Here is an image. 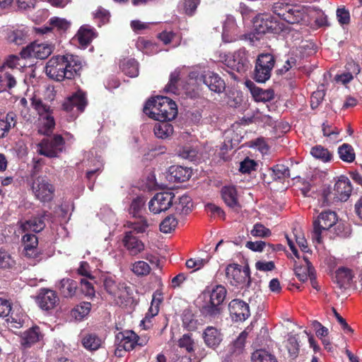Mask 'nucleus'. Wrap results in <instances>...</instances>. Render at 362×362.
Returning <instances> with one entry per match:
<instances>
[{
  "mask_svg": "<svg viewBox=\"0 0 362 362\" xmlns=\"http://www.w3.org/2000/svg\"><path fill=\"white\" fill-rule=\"evenodd\" d=\"M81 67V62L77 56L57 55L47 62L45 72L50 78L62 81L65 78H73L78 74Z\"/></svg>",
  "mask_w": 362,
  "mask_h": 362,
  "instance_id": "obj_1",
  "label": "nucleus"
},
{
  "mask_svg": "<svg viewBox=\"0 0 362 362\" xmlns=\"http://www.w3.org/2000/svg\"><path fill=\"white\" fill-rule=\"evenodd\" d=\"M144 112L156 120L170 121L176 117L177 108L175 103L170 98L157 96L146 103Z\"/></svg>",
  "mask_w": 362,
  "mask_h": 362,
  "instance_id": "obj_2",
  "label": "nucleus"
},
{
  "mask_svg": "<svg viewBox=\"0 0 362 362\" xmlns=\"http://www.w3.org/2000/svg\"><path fill=\"white\" fill-rule=\"evenodd\" d=\"M102 281L105 290L112 297L116 304L127 305L132 303V297L130 288L124 283H117L115 277L110 275L103 276Z\"/></svg>",
  "mask_w": 362,
  "mask_h": 362,
  "instance_id": "obj_3",
  "label": "nucleus"
},
{
  "mask_svg": "<svg viewBox=\"0 0 362 362\" xmlns=\"http://www.w3.org/2000/svg\"><path fill=\"white\" fill-rule=\"evenodd\" d=\"M148 341V339L146 336L139 337L132 330L119 332L115 337V354L118 357H122L125 351H132L136 346H144Z\"/></svg>",
  "mask_w": 362,
  "mask_h": 362,
  "instance_id": "obj_4",
  "label": "nucleus"
},
{
  "mask_svg": "<svg viewBox=\"0 0 362 362\" xmlns=\"http://www.w3.org/2000/svg\"><path fill=\"white\" fill-rule=\"evenodd\" d=\"M334 193L332 194L329 189L323 190L320 199L322 206L329 205L335 199L339 201H346L352 191L349 180L345 177L339 179L334 185Z\"/></svg>",
  "mask_w": 362,
  "mask_h": 362,
  "instance_id": "obj_5",
  "label": "nucleus"
},
{
  "mask_svg": "<svg viewBox=\"0 0 362 362\" xmlns=\"http://www.w3.org/2000/svg\"><path fill=\"white\" fill-rule=\"evenodd\" d=\"M337 216L334 211H326L322 212L316 220L313 221V231L312 239L314 243L320 244L322 242V233L337 221Z\"/></svg>",
  "mask_w": 362,
  "mask_h": 362,
  "instance_id": "obj_6",
  "label": "nucleus"
},
{
  "mask_svg": "<svg viewBox=\"0 0 362 362\" xmlns=\"http://www.w3.org/2000/svg\"><path fill=\"white\" fill-rule=\"evenodd\" d=\"M31 189L35 197L41 202H49L53 198L54 187L45 177L38 176L34 179Z\"/></svg>",
  "mask_w": 362,
  "mask_h": 362,
  "instance_id": "obj_7",
  "label": "nucleus"
},
{
  "mask_svg": "<svg viewBox=\"0 0 362 362\" xmlns=\"http://www.w3.org/2000/svg\"><path fill=\"white\" fill-rule=\"evenodd\" d=\"M54 49V46L52 43L35 41L23 49L21 52V55L24 59L34 57L44 59L52 54Z\"/></svg>",
  "mask_w": 362,
  "mask_h": 362,
  "instance_id": "obj_8",
  "label": "nucleus"
},
{
  "mask_svg": "<svg viewBox=\"0 0 362 362\" xmlns=\"http://www.w3.org/2000/svg\"><path fill=\"white\" fill-rule=\"evenodd\" d=\"M274 66V57L270 54H260L257 59L255 70L254 78L259 83H264L271 76V71Z\"/></svg>",
  "mask_w": 362,
  "mask_h": 362,
  "instance_id": "obj_9",
  "label": "nucleus"
},
{
  "mask_svg": "<svg viewBox=\"0 0 362 362\" xmlns=\"http://www.w3.org/2000/svg\"><path fill=\"white\" fill-rule=\"evenodd\" d=\"M64 139L60 135H56L52 139H45L37 145L39 154L49 158L57 157L64 148Z\"/></svg>",
  "mask_w": 362,
  "mask_h": 362,
  "instance_id": "obj_10",
  "label": "nucleus"
},
{
  "mask_svg": "<svg viewBox=\"0 0 362 362\" xmlns=\"http://www.w3.org/2000/svg\"><path fill=\"white\" fill-rule=\"evenodd\" d=\"M226 276L228 283L233 286H243L250 283L249 269H242L237 264H229L226 267Z\"/></svg>",
  "mask_w": 362,
  "mask_h": 362,
  "instance_id": "obj_11",
  "label": "nucleus"
},
{
  "mask_svg": "<svg viewBox=\"0 0 362 362\" xmlns=\"http://www.w3.org/2000/svg\"><path fill=\"white\" fill-rule=\"evenodd\" d=\"M174 197L172 192L157 193L148 202V209L153 214L165 211L173 206Z\"/></svg>",
  "mask_w": 362,
  "mask_h": 362,
  "instance_id": "obj_12",
  "label": "nucleus"
},
{
  "mask_svg": "<svg viewBox=\"0 0 362 362\" xmlns=\"http://www.w3.org/2000/svg\"><path fill=\"white\" fill-rule=\"evenodd\" d=\"M226 62L229 68L239 73L245 72L250 66L247 53L244 49H239L233 55L228 56Z\"/></svg>",
  "mask_w": 362,
  "mask_h": 362,
  "instance_id": "obj_13",
  "label": "nucleus"
},
{
  "mask_svg": "<svg viewBox=\"0 0 362 362\" xmlns=\"http://www.w3.org/2000/svg\"><path fill=\"white\" fill-rule=\"evenodd\" d=\"M88 104L86 94L82 90H78L73 93L63 103V108L64 110L69 112L72 111L74 107L82 112Z\"/></svg>",
  "mask_w": 362,
  "mask_h": 362,
  "instance_id": "obj_14",
  "label": "nucleus"
},
{
  "mask_svg": "<svg viewBox=\"0 0 362 362\" xmlns=\"http://www.w3.org/2000/svg\"><path fill=\"white\" fill-rule=\"evenodd\" d=\"M276 23L274 21L269 13H260L255 16L253 20V27L258 34L272 33L276 28Z\"/></svg>",
  "mask_w": 362,
  "mask_h": 362,
  "instance_id": "obj_15",
  "label": "nucleus"
},
{
  "mask_svg": "<svg viewBox=\"0 0 362 362\" xmlns=\"http://www.w3.org/2000/svg\"><path fill=\"white\" fill-rule=\"evenodd\" d=\"M59 300L57 293L54 291L47 288L41 289L37 297L38 305L45 310L54 309L58 304Z\"/></svg>",
  "mask_w": 362,
  "mask_h": 362,
  "instance_id": "obj_16",
  "label": "nucleus"
},
{
  "mask_svg": "<svg viewBox=\"0 0 362 362\" xmlns=\"http://www.w3.org/2000/svg\"><path fill=\"white\" fill-rule=\"evenodd\" d=\"M228 308L230 315L235 321H245L250 315L249 305L240 299L230 301Z\"/></svg>",
  "mask_w": 362,
  "mask_h": 362,
  "instance_id": "obj_17",
  "label": "nucleus"
},
{
  "mask_svg": "<svg viewBox=\"0 0 362 362\" xmlns=\"http://www.w3.org/2000/svg\"><path fill=\"white\" fill-rule=\"evenodd\" d=\"M21 74L8 68H0V92L8 91L16 86Z\"/></svg>",
  "mask_w": 362,
  "mask_h": 362,
  "instance_id": "obj_18",
  "label": "nucleus"
},
{
  "mask_svg": "<svg viewBox=\"0 0 362 362\" xmlns=\"http://www.w3.org/2000/svg\"><path fill=\"white\" fill-rule=\"evenodd\" d=\"M221 196L226 204L235 211H238L240 204L238 194L235 186L227 185L221 189Z\"/></svg>",
  "mask_w": 362,
  "mask_h": 362,
  "instance_id": "obj_19",
  "label": "nucleus"
},
{
  "mask_svg": "<svg viewBox=\"0 0 362 362\" xmlns=\"http://www.w3.org/2000/svg\"><path fill=\"white\" fill-rule=\"evenodd\" d=\"M192 171L189 168L180 165H173L168 169L167 178L172 182H183L188 180L192 176Z\"/></svg>",
  "mask_w": 362,
  "mask_h": 362,
  "instance_id": "obj_20",
  "label": "nucleus"
},
{
  "mask_svg": "<svg viewBox=\"0 0 362 362\" xmlns=\"http://www.w3.org/2000/svg\"><path fill=\"white\" fill-rule=\"evenodd\" d=\"M203 81L210 90L221 93L224 91L226 84L224 81L214 72H207L203 76Z\"/></svg>",
  "mask_w": 362,
  "mask_h": 362,
  "instance_id": "obj_21",
  "label": "nucleus"
},
{
  "mask_svg": "<svg viewBox=\"0 0 362 362\" xmlns=\"http://www.w3.org/2000/svg\"><path fill=\"white\" fill-rule=\"evenodd\" d=\"M47 216V212L44 211L37 216L32 217L30 219L21 223V228L24 232L38 233L45 227V218Z\"/></svg>",
  "mask_w": 362,
  "mask_h": 362,
  "instance_id": "obj_22",
  "label": "nucleus"
},
{
  "mask_svg": "<svg viewBox=\"0 0 362 362\" xmlns=\"http://www.w3.org/2000/svg\"><path fill=\"white\" fill-rule=\"evenodd\" d=\"M123 243L124 247L132 255H136L144 249V243L132 234V230L125 233Z\"/></svg>",
  "mask_w": 362,
  "mask_h": 362,
  "instance_id": "obj_23",
  "label": "nucleus"
},
{
  "mask_svg": "<svg viewBox=\"0 0 362 362\" xmlns=\"http://www.w3.org/2000/svg\"><path fill=\"white\" fill-rule=\"evenodd\" d=\"M96 37L97 33L93 28L89 25H83L78 30L75 39L78 40L80 45L86 47Z\"/></svg>",
  "mask_w": 362,
  "mask_h": 362,
  "instance_id": "obj_24",
  "label": "nucleus"
},
{
  "mask_svg": "<svg viewBox=\"0 0 362 362\" xmlns=\"http://www.w3.org/2000/svg\"><path fill=\"white\" fill-rule=\"evenodd\" d=\"M24 245L23 252L29 258H35L38 255L37 245L38 240L35 235L26 233L23 236Z\"/></svg>",
  "mask_w": 362,
  "mask_h": 362,
  "instance_id": "obj_25",
  "label": "nucleus"
},
{
  "mask_svg": "<svg viewBox=\"0 0 362 362\" xmlns=\"http://www.w3.org/2000/svg\"><path fill=\"white\" fill-rule=\"evenodd\" d=\"M43 338L40 329L37 326L33 327L23 332L21 344L26 347L35 344Z\"/></svg>",
  "mask_w": 362,
  "mask_h": 362,
  "instance_id": "obj_26",
  "label": "nucleus"
},
{
  "mask_svg": "<svg viewBox=\"0 0 362 362\" xmlns=\"http://www.w3.org/2000/svg\"><path fill=\"white\" fill-rule=\"evenodd\" d=\"M303 262L295 263V274L301 281L307 280L313 274V268L307 257L303 256Z\"/></svg>",
  "mask_w": 362,
  "mask_h": 362,
  "instance_id": "obj_27",
  "label": "nucleus"
},
{
  "mask_svg": "<svg viewBox=\"0 0 362 362\" xmlns=\"http://www.w3.org/2000/svg\"><path fill=\"white\" fill-rule=\"evenodd\" d=\"M251 94L257 102H268L274 98V91L271 89L263 90L255 86L252 82H247Z\"/></svg>",
  "mask_w": 362,
  "mask_h": 362,
  "instance_id": "obj_28",
  "label": "nucleus"
},
{
  "mask_svg": "<svg viewBox=\"0 0 362 362\" xmlns=\"http://www.w3.org/2000/svg\"><path fill=\"white\" fill-rule=\"evenodd\" d=\"M177 214H187L192 207V199L185 194L178 198L174 197L173 206Z\"/></svg>",
  "mask_w": 362,
  "mask_h": 362,
  "instance_id": "obj_29",
  "label": "nucleus"
},
{
  "mask_svg": "<svg viewBox=\"0 0 362 362\" xmlns=\"http://www.w3.org/2000/svg\"><path fill=\"white\" fill-rule=\"evenodd\" d=\"M361 69L358 64L355 62H351L348 64L346 71L341 74H338L335 76L337 82L341 83L342 84H346L349 83L354 78V75H357L360 73Z\"/></svg>",
  "mask_w": 362,
  "mask_h": 362,
  "instance_id": "obj_30",
  "label": "nucleus"
},
{
  "mask_svg": "<svg viewBox=\"0 0 362 362\" xmlns=\"http://www.w3.org/2000/svg\"><path fill=\"white\" fill-rule=\"evenodd\" d=\"M204 339L208 346L215 348L222 341V337L216 328L208 327L204 332Z\"/></svg>",
  "mask_w": 362,
  "mask_h": 362,
  "instance_id": "obj_31",
  "label": "nucleus"
},
{
  "mask_svg": "<svg viewBox=\"0 0 362 362\" xmlns=\"http://www.w3.org/2000/svg\"><path fill=\"white\" fill-rule=\"evenodd\" d=\"M81 341L83 346L88 351H95L98 349L102 344L101 339L93 333L82 334L81 335Z\"/></svg>",
  "mask_w": 362,
  "mask_h": 362,
  "instance_id": "obj_32",
  "label": "nucleus"
},
{
  "mask_svg": "<svg viewBox=\"0 0 362 362\" xmlns=\"http://www.w3.org/2000/svg\"><path fill=\"white\" fill-rule=\"evenodd\" d=\"M352 278L353 274L351 269L341 267L336 271L334 281L339 288H344L349 285Z\"/></svg>",
  "mask_w": 362,
  "mask_h": 362,
  "instance_id": "obj_33",
  "label": "nucleus"
},
{
  "mask_svg": "<svg viewBox=\"0 0 362 362\" xmlns=\"http://www.w3.org/2000/svg\"><path fill=\"white\" fill-rule=\"evenodd\" d=\"M153 132L156 137L167 139L173 133V127L166 121H159L154 125Z\"/></svg>",
  "mask_w": 362,
  "mask_h": 362,
  "instance_id": "obj_34",
  "label": "nucleus"
},
{
  "mask_svg": "<svg viewBox=\"0 0 362 362\" xmlns=\"http://www.w3.org/2000/svg\"><path fill=\"white\" fill-rule=\"evenodd\" d=\"M59 288L65 298L72 297L76 293L77 283L72 279H64L60 281Z\"/></svg>",
  "mask_w": 362,
  "mask_h": 362,
  "instance_id": "obj_35",
  "label": "nucleus"
},
{
  "mask_svg": "<svg viewBox=\"0 0 362 362\" xmlns=\"http://www.w3.org/2000/svg\"><path fill=\"white\" fill-rule=\"evenodd\" d=\"M120 67L124 74L130 77H136L139 74L138 63L134 59H124Z\"/></svg>",
  "mask_w": 362,
  "mask_h": 362,
  "instance_id": "obj_36",
  "label": "nucleus"
},
{
  "mask_svg": "<svg viewBox=\"0 0 362 362\" xmlns=\"http://www.w3.org/2000/svg\"><path fill=\"white\" fill-rule=\"evenodd\" d=\"M226 296V289L221 285H218L208 294L209 301L214 304L221 305Z\"/></svg>",
  "mask_w": 362,
  "mask_h": 362,
  "instance_id": "obj_37",
  "label": "nucleus"
},
{
  "mask_svg": "<svg viewBox=\"0 0 362 362\" xmlns=\"http://www.w3.org/2000/svg\"><path fill=\"white\" fill-rule=\"evenodd\" d=\"M39 122L38 132L40 134L49 135L52 132L55 126L54 117L52 115L39 118Z\"/></svg>",
  "mask_w": 362,
  "mask_h": 362,
  "instance_id": "obj_38",
  "label": "nucleus"
},
{
  "mask_svg": "<svg viewBox=\"0 0 362 362\" xmlns=\"http://www.w3.org/2000/svg\"><path fill=\"white\" fill-rule=\"evenodd\" d=\"M30 100L31 105L37 112L40 118L52 115V110L50 107L43 103L40 98L33 97Z\"/></svg>",
  "mask_w": 362,
  "mask_h": 362,
  "instance_id": "obj_39",
  "label": "nucleus"
},
{
  "mask_svg": "<svg viewBox=\"0 0 362 362\" xmlns=\"http://www.w3.org/2000/svg\"><path fill=\"white\" fill-rule=\"evenodd\" d=\"M339 158L346 163H352L355 160V152L353 147L348 144H343L338 148Z\"/></svg>",
  "mask_w": 362,
  "mask_h": 362,
  "instance_id": "obj_40",
  "label": "nucleus"
},
{
  "mask_svg": "<svg viewBox=\"0 0 362 362\" xmlns=\"http://www.w3.org/2000/svg\"><path fill=\"white\" fill-rule=\"evenodd\" d=\"M252 362H277L273 354L264 349H259L254 351L251 356Z\"/></svg>",
  "mask_w": 362,
  "mask_h": 362,
  "instance_id": "obj_41",
  "label": "nucleus"
},
{
  "mask_svg": "<svg viewBox=\"0 0 362 362\" xmlns=\"http://www.w3.org/2000/svg\"><path fill=\"white\" fill-rule=\"evenodd\" d=\"M310 154L322 162H328L332 159V153L322 146H315L310 150Z\"/></svg>",
  "mask_w": 362,
  "mask_h": 362,
  "instance_id": "obj_42",
  "label": "nucleus"
},
{
  "mask_svg": "<svg viewBox=\"0 0 362 362\" xmlns=\"http://www.w3.org/2000/svg\"><path fill=\"white\" fill-rule=\"evenodd\" d=\"M247 337V333L245 331L242 332L236 340L230 346V351L233 354L238 355L243 352Z\"/></svg>",
  "mask_w": 362,
  "mask_h": 362,
  "instance_id": "obj_43",
  "label": "nucleus"
},
{
  "mask_svg": "<svg viewBox=\"0 0 362 362\" xmlns=\"http://www.w3.org/2000/svg\"><path fill=\"white\" fill-rule=\"evenodd\" d=\"M91 305L88 302H83L72 310V315L78 320H81L89 313Z\"/></svg>",
  "mask_w": 362,
  "mask_h": 362,
  "instance_id": "obj_44",
  "label": "nucleus"
},
{
  "mask_svg": "<svg viewBox=\"0 0 362 362\" xmlns=\"http://www.w3.org/2000/svg\"><path fill=\"white\" fill-rule=\"evenodd\" d=\"M127 226L133 231L136 233H144L148 227V223L144 217L139 216L138 220L134 221H128Z\"/></svg>",
  "mask_w": 362,
  "mask_h": 362,
  "instance_id": "obj_45",
  "label": "nucleus"
},
{
  "mask_svg": "<svg viewBox=\"0 0 362 362\" xmlns=\"http://www.w3.org/2000/svg\"><path fill=\"white\" fill-rule=\"evenodd\" d=\"M272 176L274 180L284 179L290 177V170L284 164H276L272 168Z\"/></svg>",
  "mask_w": 362,
  "mask_h": 362,
  "instance_id": "obj_46",
  "label": "nucleus"
},
{
  "mask_svg": "<svg viewBox=\"0 0 362 362\" xmlns=\"http://www.w3.org/2000/svg\"><path fill=\"white\" fill-rule=\"evenodd\" d=\"M136 47L139 49L147 54H152L158 52L156 45L143 38L138 40L136 42Z\"/></svg>",
  "mask_w": 362,
  "mask_h": 362,
  "instance_id": "obj_47",
  "label": "nucleus"
},
{
  "mask_svg": "<svg viewBox=\"0 0 362 362\" xmlns=\"http://www.w3.org/2000/svg\"><path fill=\"white\" fill-rule=\"evenodd\" d=\"M177 225V221L173 216H167L160 224V230L164 233L174 230Z\"/></svg>",
  "mask_w": 362,
  "mask_h": 362,
  "instance_id": "obj_48",
  "label": "nucleus"
},
{
  "mask_svg": "<svg viewBox=\"0 0 362 362\" xmlns=\"http://www.w3.org/2000/svg\"><path fill=\"white\" fill-rule=\"evenodd\" d=\"M209 259L210 256L209 255H206L205 258H191L186 262V267L189 269H192L194 271H197L206 264Z\"/></svg>",
  "mask_w": 362,
  "mask_h": 362,
  "instance_id": "obj_49",
  "label": "nucleus"
},
{
  "mask_svg": "<svg viewBox=\"0 0 362 362\" xmlns=\"http://www.w3.org/2000/svg\"><path fill=\"white\" fill-rule=\"evenodd\" d=\"M16 264L11 255L3 249H0V268L11 269Z\"/></svg>",
  "mask_w": 362,
  "mask_h": 362,
  "instance_id": "obj_50",
  "label": "nucleus"
},
{
  "mask_svg": "<svg viewBox=\"0 0 362 362\" xmlns=\"http://www.w3.org/2000/svg\"><path fill=\"white\" fill-rule=\"evenodd\" d=\"M93 16L95 21L100 26L109 21L110 13L107 10L98 7L93 13Z\"/></svg>",
  "mask_w": 362,
  "mask_h": 362,
  "instance_id": "obj_51",
  "label": "nucleus"
},
{
  "mask_svg": "<svg viewBox=\"0 0 362 362\" xmlns=\"http://www.w3.org/2000/svg\"><path fill=\"white\" fill-rule=\"evenodd\" d=\"M180 71L178 69H175L171 73L170 76V80L168 83L165 86V90L168 93L176 94L177 92V88L176 83L179 81Z\"/></svg>",
  "mask_w": 362,
  "mask_h": 362,
  "instance_id": "obj_52",
  "label": "nucleus"
},
{
  "mask_svg": "<svg viewBox=\"0 0 362 362\" xmlns=\"http://www.w3.org/2000/svg\"><path fill=\"white\" fill-rule=\"evenodd\" d=\"M251 235L255 238H267L271 235V230L266 228L264 225L257 223L253 226V228L250 231Z\"/></svg>",
  "mask_w": 362,
  "mask_h": 362,
  "instance_id": "obj_53",
  "label": "nucleus"
},
{
  "mask_svg": "<svg viewBox=\"0 0 362 362\" xmlns=\"http://www.w3.org/2000/svg\"><path fill=\"white\" fill-rule=\"evenodd\" d=\"M20 59L16 56H10L0 68H8L15 71L16 74H21Z\"/></svg>",
  "mask_w": 362,
  "mask_h": 362,
  "instance_id": "obj_54",
  "label": "nucleus"
},
{
  "mask_svg": "<svg viewBox=\"0 0 362 362\" xmlns=\"http://www.w3.org/2000/svg\"><path fill=\"white\" fill-rule=\"evenodd\" d=\"M132 270L137 276H146L150 273L151 267L146 262L138 261L132 265Z\"/></svg>",
  "mask_w": 362,
  "mask_h": 362,
  "instance_id": "obj_55",
  "label": "nucleus"
},
{
  "mask_svg": "<svg viewBox=\"0 0 362 362\" xmlns=\"http://www.w3.org/2000/svg\"><path fill=\"white\" fill-rule=\"evenodd\" d=\"M289 355L292 357H296L299 351V345L298 339L296 336H289L285 344Z\"/></svg>",
  "mask_w": 362,
  "mask_h": 362,
  "instance_id": "obj_56",
  "label": "nucleus"
},
{
  "mask_svg": "<svg viewBox=\"0 0 362 362\" xmlns=\"http://www.w3.org/2000/svg\"><path fill=\"white\" fill-rule=\"evenodd\" d=\"M277 14L291 24L297 23L301 19L300 13L299 11H293L290 8L285 13H278Z\"/></svg>",
  "mask_w": 362,
  "mask_h": 362,
  "instance_id": "obj_57",
  "label": "nucleus"
},
{
  "mask_svg": "<svg viewBox=\"0 0 362 362\" xmlns=\"http://www.w3.org/2000/svg\"><path fill=\"white\" fill-rule=\"evenodd\" d=\"M49 24L52 28H57L62 31L66 30L70 26V23L68 21L58 17H53L50 18Z\"/></svg>",
  "mask_w": 362,
  "mask_h": 362,
  "instance_id": "obj_58",
  "label": "nucleus"
},
{
  "mask_svg": "<svg viewBox=\"0 0 362 362\" xmlns=\"http://www.w3.org/2000/svg\"><path fill=\"white\" fill-rule=\"evenodd\" d=\"M202 312L204 315L210 317L216 316L220 313L219 305L214 304L210 301H206L202 308Z\"/></svg>",
  "mask_w": 362,
  "mask_h": 362,
  "instance_id": "obj_59",
  "label": "nucleus"
},
{
  "mask_svg": "<svg viewBox=\"0 0 362 362\" xmlns=\"http://www.w3.org/2000/svg\"><path fill=\"white\" fill-rule=\"evenodd\" d=\"M178 346L185 349L188 353L193 351L194 341L189 334H184L178 341Z\"/></svg>",
  "mask_w": 362,
  "mask_h": 362,
  "instance_id": "obj_60",
  "label": "nucleus"
},
{
  "mask_svg": "<svg viewBox=\"0 0 362 362\" xmlns=\"http://www.w3.org/2000/svg\"><path fill=\"white\" fill-rule=\"evenodd\" d=\"M145 204L144 198L138 197L133 199L130 205L129 211L133 216L136 217Z\"/></svg>",
  "mask_w": 362,
  "mask_h": 362,
  "instance_id": "obj_61",
  "label": "nucleus"
},
{
  "mask_svg": "<svg viewBox=\"0 0 362 362\" xmlns=\"http://www.w3.org/2000/svg\"><path fill=\"white\" fill-rule=\"evenodd\" d=\"M199 0H183L182 8L187 15L192 16L194 13Z\"/></svg>",
  "mask_w": 362,
  "mask_h": 362,
  "instance_id": "obj_62",
  "label": "nucleus"
},
{
  "mask_svg": "<svg viewBox=\"0 0 362 362\" xmlns=\"http://www.w3.org/2000/svg\"><path fill=\"white\" fill-rule=\"evenodd\" d=\"M93 166V168L89 169L87 171V177L88 179H91L92 176L100 172L103 167V160H101L100 157L94 159L90 162V167Z\"/></svg>",
  "mask_w": 362,
  "mask_h": 362,
  "instance_id": "obj_63",
  "label": "nucleus"
},
{
  "mask_svg": "<svg viewBox=\"0 0 362 362\" xmlns=\"http://www.w3.org/2000/svg\"><path fill=\"white\" fill-rule=\"evenodd\" d=\"M81 290L82 293L88 297H93L95 296V289L91 282L86 279H81Z\"/></svg>",
  "mask_w": 362,
  "mask_h": 362,
  "instance_id": "obj_64",
  "label": "nucleus"
}]
</instances>
